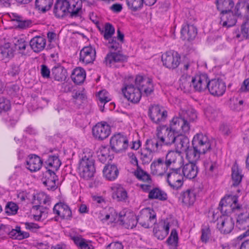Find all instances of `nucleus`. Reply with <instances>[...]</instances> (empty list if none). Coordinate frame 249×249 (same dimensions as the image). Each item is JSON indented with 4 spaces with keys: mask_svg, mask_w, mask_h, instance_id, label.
Returning <instances> with one entry per match:
<instances>
[{
    "mask_svg": "<svg viewBox=\"0 0 249 249\" xmlns=\"http://www.w3.org/2000/svg\"><path fill=\"white\" fill-rule=\"evenodd\" d=\"M215 3L220 13L231 10L234 5L232 0H216Z\"/></svg>",
    "mask_w": 249,
    "mask_h": 249,
    "instance_id": "58836bf2",
    "label": "nucleus"
},
{
    "mask_svg": "<svg viewBox=\"0 0 249 249\" xmlns=\"http://www.w3.org/2000/svg\"><path fill=\"white\" fill-rule=\"evenodd\" d=\"M179 200L186 206L193 205L196 199V194L193 189H188L180 194Z\"/></svg>",
    "mask_w": 249,
    "mask_h": 249,
    "instance_id": "cd10ccee",
    "label": "nucleus"
},
{
    "mask_svg": "<svg viewBox=\"0 0 249 249\" xmlns=\"http://www.w3.org/2000/svg\"><path fill=\"white\" fill-rule=\"evenodd\" d=\"M108 210L110 212L109 213H107L106 210H104L100 211L98 213V218L103 222L109 219L111 220H114L115 219V216L116 215L115 210L112 208H109Z\"/></svg>",
    "mask_w": 249,
    "mask_h": 249,
    "instance_id": "a18cd8bd",
    "label": "nucleus"
},
{
    "mask_svg": "<svg viewBox=\"0 0 249 249\" xmlns=\"http://www.w3.org/2000/svg\"><path fill=\"white\" fill-rule=\"evenodd\" d=\"M53 212L61 219H69L72 215L71 211L69 206L63 202L56 203L53 207Z\"/></svg>",
    "mask_w": 249,
    "mask_h": 249,
    "instance_id": "412c9836",
    "label": "nucleus"
},
{
    "mask_svg": "<svg viewBox=\"0 0 249 249\" xmlns=\"http://www.w3.org/2000/svg\"><path fill=\"white\" fill-rule=\"evenodd\" d=\"M81 0H68V14L71 18L81 17L84 10Z\"/></svg>",
    "mask_w": 249,
    "mask_h": 249,
    "instance_id": "f3484780",
    "label": "nucleus"
},
{
    "mask_svg": "<svg viewBox=\"0 0 249 249\" xmlns=\"http://www.w3.org/2000/svg\"><path fill=\"white\" fill-rule=\"evenodd\" d=\"M221 215L218 219L217 224V228L221 232L224 234L230 233L234 226L233 219L229 214L221 213Z\"/></svg>",
    "mask_w": 249,
    "mask_h": 249,
    "instance_id": "ddd939ff",
    "label": "nucleus"
},
{
    "mask_svg": "<svg viewBox=\"0 0 249 249\" xmlns=\"http://www.w3.org/2000/svg\"><path fill=\"white\" fill-rule=\"evenodd\" d=\"M197 119L196 110L193 108L181 110L178 116L174 117L170 122V127L165 125L157 127L156 136L162 144L169 146L176 142L178 134H188L190 130V123Z\"/></svg>",
    "mask_w": 249,
    "mask_h": 249,
    "instance_id": "f257e3e1",
    "label": "nucleus"
},
{
    "mask_svg": "<svg viewBox=\"0 0 249 249\" xmlns=\"http://www.w3.org/2000/svg\"><path fill=\"white\" fill-rule=\"evenodd\" d=\"M57 177L53 171H46L43 173L42 181L43 184L47 187L48 190H54L56 189V180Z\"/></svg>",
    "mask_w": 249,
    "mask_h": 249,
    "instance_id": "5701e85b",
    "label": "nucleus"
},
{
    "mask_svg": "<svg viewBox=\"0 0 249 249\" xmlns=\"http://www.w3.org/2000/svg\"><path fill=\"white\" fill-rule=\"evenodd\" d=\"M61 161L58 157L55 156H50L45 161L44 165L48 171H56L61 165Z\"/></svg>",
    "mask_w": 249,
    "mask_h": 249,
    "instance_id": "f704fd0d",
    "label": "nucleus"
},
{
    "mask_svg": "<svg viewBox=\"0 0 249 249\" xmlns=\"http://www.w3.org/2000/svg\"><path fill=\"white\" fill-rule=\"evenodd\" d=\"M220 24L223 27H230L234 25L236 22L235 16L231 10L220 14Z\"/></svg>",
    "mask_w": 249,
    "mask_h": 249,
    "instance_id": "393cba45",
    "label": "nucleus"
},
{
    "mask_svg": "<svg viewBox=\"0 0 249 249\" xmlns=\"http://www.w3.org/2000/svg\"><path fill=\"white\" fill-rule=\"evenodd\" d=\"M180 168H172L167 174V181L174 190L179 189L183 185V177L180 173Z\"/></svg>",
    "mask_w": 249,
    "mask_h": 249,
    "instance_id": "6e6552de",
    "label": "nucleus"
},
{
    "mask_svg": "<svg viewBox=\"0 0 249 249\" xmlns=\"http://www.w3.org/2000/svg\"><path fill=\"white\" fill-rule=\"evenodd\" d=\"M110 146L114 151L119 152L125 150L128 146L127 138L120 134L111 137L110 140Z\"/></svg>",
    "mask_w": 249,
    "mask_h": 249,
    "instance_id": "f8f14e48",
    "label": "nucleus"
},
{
    "mask_svg": "<svg viewBox=\"0 0 249 249\" xmlns=\"http://www.w3.org/2000/svg\"><path fill=\"white\" fill-rule=\"evenodd\" d=\"M151 173L156 176L163 175L169 168L163 158L154 160L151 164Z\"/></svg>",
    "mask_w": 249,
    "mask_h": 249,
    "instance_id": "aec40b11",
    "label": "nucleus"
},
{
    "mask_svg": "<svg viewBox=\"0 0 249 249\" xmlns=\"http://www.w3.org/2000/svg\"><path fill=\"white\" fill-rule=\"evenodd\" d=\"M53 4V0H36V8L42 13L49 11Z\"/></svg>",
    "mask_w": 249,
    "mask_h": 249,
    "instance_id": "79ce46f5",
    "label": "nucleus"
},
{
    "mask_svg": "<svg viewBox=\"0 0 249 249\" xmlns=\"http://www.w3.org/2000/svg\"><path fill=\"white\" fill-rule=\"evenodd\" d=\"M113 197L118 201H125L128 198L127 193L125 189L121 185H118L115 187Z\"/></svg>",
    "mask_w": 249,
    "mask_h": 249,
    "instance_id": "37998d69",
    "label": "nucleus"
},
{
    "mask_svg": "<svg viewBox=\"0 0 249 249\" xmlns=\"http://www.w3.org/2000/svg\"><path fill=\"white\" fill-rule=\"evenodd\" d=\"M162 229V234L161 235L158 234L159 231H157V229H154V232L155 236L157 237L158 239L162 240L168 234L170 226L168 222H164V224L161 227Z\"/></svg>",
    "mask_w": 249,
    "mask_h": 249,
    "instance_id": "3c124183",
    "label": "nucleus"
},
{
    "mask_svg": "<svg viewBox=\"0 0 249 249\" xmlns=\"http://www.w3.org/2000/svg\"><path fill=\"white\" fill-rule=\"evenodd\" d=\"M0 50V57L2 59L13 56L12 49L9 48H1Z\"/></svg>",
    "mask_w": 249,
    "mask_h": 249,
    "instance_id": "680f3d73",
    "label": "nucleus"
},
{
    "mask_svg": "<svg viewBox=\"0 0 249 249\" xmlns=\"http://www.w3.org/2000/svg\"><path fill=\"white\" fill-rule=\"evenodd\" d=\"M46 45V39L43 36H36L30 41V46L35 53H39L43 51Z\"/></svg>",
    "mask_w": 249,
    "mask_h": 249,
    "instance_id": "bb28decb",
    "label": "nucleus"
},
{
    "mask_svg": "<svg viewBox=\"0 0 249 249\" xmlns=\"http://www.w3.org/2000/svg\"><path fill=\"white\" fill-rule=\"evenodd\" d=\"M127 57L119 53H110L105 57V62L107 66L111 67L116 63L123 62L126 61Z\"/></svg>",
    "mask_w": 249,
    "mask_h": 249,
    "instance_id": "c85d7f7f",
    "label": "nucleus"
},
{
    "mask_svg": "<svg viewBox=\"0 0 249 249\" xmlns=\"http://www.w3.org/2000/svg\"><path fill=\"white\" fill-rule=\"evenodd\" d=\"M211 235V230L209 227H205L201 229V236L200 239L202 242L207 243Z\"/></svg>",
    "mask_w": 249,
    "mask_h": 249,
    "instance_id": "052dcab7",
    "label": "nucleus"
},
{
    "mask_svg": "<svg viewBox=\"0 0 249 249\" xmlns=\"http://www.w3.org/2000/svg\"><path fill=\"white\" fill-rule=\"evenodd\" d=\"M18 209L16 203L8 202L5 206V212L8 215H15L17 213Z\"/></svg>",
    "mask_w": 249,
    "mask_h": 249,
    "instance_id": "09e8293b",
    "label": "nucleus"
},
{
    "mask_svg": "<svg viewBox=\"0 0 249 249\" xmlns=\"http://www.w3.org/2000/svg\"><path fill=\"white\" fill-rule=\"evenodd\" d=\"M43 161L36 155L32 154L28 156L26 160V168L31 172L39 171L42 166Z\"/></svg>",
    "mask_w": 249,
    "mask_h": 249,
    "instance_id": "6ab92c4d",
    "label": "nucleus"
},
{
    "mask_svg": "<svg viewBox=\"0 0 249 249\" xmlns=\"http://www.w3.org/2000/svg\"><path fill=\"white\" fill-rule=\"evenodd\" d=\"M209 81V77L205 73L196 74L191 78L193 89L199 92L207 89Z\"/></svg>",
    "mask_w": 249,
    "mask_h": 249,
    "instance_id": "4468645a",
    "label": "nucleus"
},
{
    "mask_svg": "<svg viewBox=\"0 0 249 249\" xmlns=\"http://www.w3.org/2000/svg\"><path fill=\"white\" fill-rule=\"evenodd\" d=\"M25 226L26 229L32 232H36L40 228L39 226L37 224L32 222H26Z\"/></svg>",
    "mask_w": 249,
    "mask_h": 249,
    "instance_id": "0e129e2a",
    "label": "nucleus"
},
{
    "mask_svg": "<svg viewBox=\"0 0 249 249\" xmlns=\"http://www.w3.org/2000/svg\"><path fill=\"white\" fill-rule=\"evenodd\" d=\"M14 44L16 49L19 51L20 53L24 54L28 46V43L24 39L21 38L15 39Z\"/></svg>",
    "mask_w": 249,
    "mask_h": 249,
    "instance_id": "de8ad7c7",
    "label": "nucleus"
},
{
    "mask_svg": "<svg viewBox=\"0 0 249 249\" xmlns=\"http://www.w3.org/2000/svg\"><path fill=\"white\" fill-rule=\"evenodd\" d=\"M50 71L45 65L41 66L40 73L41 76L44 78H49L50 77Z\"/></svg>",
    "mask_w": 249,
    "mask_h": 249,
    "instance_id": "69168bd1",
    "label": "nucleus"
},
{
    "mask_svg": "<svg viewBox=\"0 0 249 249\" xmlns=\"http://www.w3.org/2000/svg\"><path fill=\"white\" fill-rule=\"evenodd\" d=\"M95 57V50L91 46L85 47L80 51V61L85 64L92 63Z\"/></svg>",
    "mask_w": 249,
    "mask_h": 249,
    "instance_id": "a211bd4d",
    "label": "nucleus"
},
{
    "mask_svg": "<svg viewBox=\"0 0 249 249\" xmlns=\"http://www.w3.org/2000/svg\"><path fill=\"white\" fill-rule=\"evenodd\" d=\"M178 235L176 230H172L170 236L167 240L168 244L176 246L178 243Z\"/></svg>",
    "mask_w": 249,
    "mask_h": 249,
    "instance_id": "bf43d9fd",
    "label": "nucleus"
},
{
    "mask_svg": "<svg viewBox=\"0 0 249 249\" xmlns=\"http://www.w3.org/2000/svg\"><path fill=\"white\" fill-rule=\"evenodd\" d=\"M119 170L114 164H108L105 166L103 174L107 179L112 181L117 178L119 175Z\"/></svg>",
    "mask_w": 249,
    "mask_h": 249,
    "instance_id": "72a5a7b5",
    "label": "nucleus"
},
{
    "mask_svg": "<svg viewBox=\"0 0 249 249\" xmlns=\"http://www.w3.org/2000/svg\"><path fill=\"white\" fill-rule=\"evenodd\" d=\"M182 171L184 177L189 179H193L197 176L198 168L194 162H189L183 166Z\"/></svg>",
    "mask_w": 249,
    "mask_h": 249,
    "instance_id": "7c9ffc66",
    "label": "nucleus"
},
{
    "mask_svg": "<svg viewBox=\"0 0 249 249\" xmlns=\"http://www.w3.org/2000/svg\"><path fill=\"white\" fill-rule=\"evenodd\" d=\"M193 87L191 81L186 77H182L180 79V88L184 92H189Z\"/></svg>",
    "mask_w": 249,
    "mask_h": 249,
    "instance_id": "603ef678",
    "label": "nucleus"
},
{
    "mask_svg": "<svg viewBox=\"0 0 249 249\" xmlns=\"http://www.w3.org/2000/svg\"><path fill=\"white\" fill-rule=\"evenodd\" d=\"M137 88L146 96L150 95L154 90L152 79L146 76L137 75L135 78Z\"/></svg>",
    "mask_w": 249,
    "mask_h": 249,
    "instance_id": "1a4fd4ad",
    "label": "nucleus"
},
{
    "mask_svg": "<svg viewBox=\"0 0 249 249\" xmlns=\"http://www.w3.org/2000/svg\"><path fill=\"white\" fill-rule=\"evenodd\" d=\"M122 90L125 98L133 103H138L141 98L140 89L133 84H125Z\"/></svg>",
    "mask_w": 249,
    "mask_h": 249,
    "instance_id": "9d476101",
    "label": "nucleus"
},
{
    "mask_svg": "<svg viewBox=\"0 0 249 249\" xmlns=\"http://www.w3.org/2000/svg\"><path fill=\"white\" fill-rule=\"evenodd\" d=\"M148 115L153 123L159 124L165 121L167 112L162 106L154 105L149 107Z\"/></svg>",
    "mask_w": 249,
    "mask_h": 249,
    "instance_id": "423d86ee",
    "label": "nucleus"
},
{
    "mask_svg": "<svg viewBox=\"0 0 249 249\" xmlns=\"http://www.w3.org/2000/svg\"><path fill=\"white\" fill-rule=\"evenodd\" d=\"M80 177L88 180L93 177L95 171L94 160L91 155H85L80 161L78 167Z\"/></svg>",
    "mask_w": 249,
    "mask_h": 249,
    "instance_id": "20e7f679",
    "label": "nucleus"
},
{
    "mask_svg": "<svg viewBox=\"0 0 249 249\" xmlns=\"http://www.w3.org/2000/svg\"><path fill=\"white\" fill-rule=\"evenodd\" d=\"M68 0H56L53 9L54 16L62 18L68 14Z\"/></svg>",
    "mask_w": 249,
    "mask_h": 249,
    "instance_id": "b1692460",
    "label": "nucleus"
},
{
    "mask_svg": "<svg viewBox=\"0 0 249 249\" xmlns=\"http://www.w3.org/2000/svg\"><path fill=\"white\" fill-rule=\"evenodd\" d=\"M165 161L168 167H170L171 165L175 166L178 164L181 166L183 159L180 154L176 151H170L166 154Z\"/></svg>",
    "mask_w": 249,
    "mask_h": 249,
    "instance_id": "a878e982",
    "label": "nucleus"
},
{
    "mask_svg": "<svg viewBox=\"0 0 249 249\" xmlns=\"http://www.w3.org/2000/svg\"><path fill=\"white\" fill-rule=\"evenodd\" d=\"M197 35L196 28L192 25H184L181 30V37L188 41L194 39Z\"/></svg>",
    "mask_w": 249,
    "mask_h": 249,
    "instance_id": "c756f323",
    "label": "nucleus"
},
{
    "mask_svg": "<svg viewBox=\"0 0 249 249\" xmlns=\"http://www.w3.org/2000/svg\"><path fill=\"white\" fill-rule=\"evenodd\" d=\"M115 33L114 27L109 23H107L105 25L104 37L106 40L110 39Z\"/></svg>",
    "mask_w": 249,
    "mask_h": 249,
    "instance_id": "864d4df0",
    "label": "nucleus"
},
{
    "mask_svg": "<svg viewBox=\"0 0 249 249\" xmlns=\"http://www.w3.org/2000/svg\"><path fill=\"white\" fill-rule=\"evenodd\" d=\"M242 11H245V17H249V3L245 1L238 2L234 10V15L235 16H240L242 15Z\"/></svg>",
    "mask_w": 249,
    "mask_h": 249,
    "instance_id": "ea45409f",
    "label": "nucleus"
},
{
    "mask_svg": "<svg viewBox=\"0 0 249 249\" xmlns=\"http://www.w3.org/2000/svg\"><path fill=\"white\" fill-rule=\"evenodd\" d=\"M192 145L204 154L211 149V140L207 135L197 133L193 139Z\"/></svg>",
    "mask_w": 249,
    "mask_h": 249,
    "instance_id": "39448f33",
    "label": "nucleus"
},
{
    "mask_svg": "<svg viewBox=\"0 0 249 249\" xmlns=\"http://www.w3.org/2000/svg\"><path fill=\"white\" fill-rule=\"evenodd\" d=\"M184 153L190 162H192L198 160L200 154H202L198 149H196L195 146H193V148L190 147Z\"/></svg>",
    "mask_w": 249,
    "mask_h": 249,
    "instance_id": "c03bdc74",
    "label": "nucleus"
},
{
    "mask_svg": "<svg viewBox=\"0 0 249 249\" xmlns=\"http://www.w3.org/2000/svg\"><path fill=\"white\" fill-rule=\"evenodd\" d=\"M107 46L109 49L116 50L120 47V44L116 41L115 37H111L108 40Z\"/></svg>",
    "mask_w": 249,
    "mask_h": 249,
    "instance_id": "e2e57ef3",
    "label": "nucleus"
},
{
    "mask_svg": "<svg viewBox=\"0 0 249 249\" xmlns=\"http://www.w3.org/2000/svg\"><path fill=\"white\" fill-rule=\"evenodd\" d=\"M37 199L40 204H46L50 202V198L45 194L41 193L37 195Z\"/></svg>",
    "mask_w": 249,
    "mask_h": 249,
    "instance_id": "338daca9",
    "label": "nucleus"
},
{
    "mask_svg": "<svg viewBox=\"0 0 249 249\" xmlns=\"http://www.w3.org/2000/svg\"><path fill=\"white\" fill-rule=\"evenodd\" d=\"M207 89L211 94L220 96L223 95L226 91V83L220 78L213 79L210 80Z\"/></svg>",
    "mask_w": 249,
    "mask_h": 249,
    "instance_id": "9b49d317",
    "label": "nucleus"
},
{
    "mask_svg": "<svg viewBox=\"0 0 249 249\" xmlns=\"http://www.w3.org/2000/svg\"><path fill=\"white\" fill-rule=\"evenodd\" d=\"M86 73L84 69L81 67H77L73 71L71 74V78L72 81L77 85L82 84L86 78Z\"/></svg>",
    "mask_w": 249,
    "mask_h": 249,
    "instance_id": "c9c22d12",
    "label": "nucleus"
},
{
    "mask_svg": "<svg viewBox=\"0 0 249 249\" xmlns=\"http://www.w3.org/2000/svg\"><path fill=\"white\" fill-rule=\"evenodd\" d=\"M111 132L110 126L106 122L99 123L92 128L93 136L99 140H103L108 137Z\"/></svg>",
    "mask_w": 249,
    "mask_h": 249,
    "instance_id": "2eb2a0df",
    "label": "nucleus"
},
{
    "mask_svg": "<svg viewBox=\"0 0 249 249\" xmlns=\"http://www.w3.org/2000/svg\"><path fill=\"white\" fill-rule=\"evenodd\" d=\"M106 249H124V246L121 242H112L107 246Z\"/></svg>",
    "mask_w": 249,
    "mask_h": 249,
    "instance_id": "774afa93",
    "label": "nucleus"
},
{
    "mask_svg": "<svg viewBox=\"0 0 249 249\" xmlns=\"http://www.w3.org/2000/svg\"><path fill=\"white\" fill-rule=\"evenodd\" d=\"M134 175L140 180L145 183L140 184V187L144 192H148L151 189L152 179L149 174L143 171L142 168H139L134 172Z\"/></svg>",
    "mask_w": 249,
    "mask_h": 249,
    "instance_id": "dca6fc26",
    "label": "nucleus"
},
{
    "mask_svg": "<svg viewBox=\"0 0 249 249\" xmlns=\"http://www.w3.org/2000/svg\"><path fill=\"white\" fill-rule=\"evenodd\" d=\"M74 244L80 249H93L90 242L83 238L81 236H74L71 237Z\"/></svg>",
    "mask_w": 249,
    "mask_h": 249,
    "instance_id": "a19ab883",
    "label": "nucleus"
},
{
    "mask_svg": "<svg viewBox=\"0 0 249 249\" xmlns=\"http://www.w3.org/2000/svg\"><path fill=\"white\" fill-rule=\"evenodd\" d=\"M241 33H237L236 37L239 38L241 36L243 38L247 39L249 38V19L242 24L241 26Z\"/></svg>",
    "mask_w": 249,
    "mask_h": 249,
    "instance_id": "49530a36",
    "label": "nucleus"
},
{
    "mask_svg": "<svg viewBox=\"0 0 249 249\" xmlns=\"http://www.w3.org/2000/svg\"><path fill=\"white\" fill-rule=\"evenodd\" d=\"M148 197L149 199H158L164 201L167 199V195L164 191L156 187L149 191Z\"/></svg>",
    "mask_w": 249,
    "mask_h": 249,
    "instance_id": "4c0bfd02",
    "label": "nucleus"
},
{
    "mask_svg": "<svg viewBox=\"0 0 249 249\" xmlns=\"http://www.w3.org/2000/svg\"><path fill=\"white\" fill-rule=\"evenodd\" d=\"M98 157L102 162H105L109 157L108 149L105 147L101 148L98 152Z\"/></svg>",
    "mask_w": 249,
    "mask_h": 249,
    "instance_id": "4d7b16f0",
    "label": "nucleus"
},
{
    "mask_svg": "<svg viewBox=\"0 0 249 249\" xmlns=\"http://www.w3.org/2000/svg\"><path fill=\"white\" fill-rule=\"evenodd\" d=\"M143 3V0H127L128 7L133 11L141 9Z\"/></svg>",
    "mask_w": 249,
    "mask_h": 249,
    "instance_id": "8fccbe9b",
    "label": "nucleus"
},
{
    "mask_svg": "<svg viewBox=\"0 0 249 249\" xmlns=\"http://www.w3.org/2000/svg\"><path fill=\"white\" fill-rule=\"evenodd\" d=\"M161 60L164 66L169 69L177 68L180 64V56L176 52L169 51L163 53Z\"/></svg>",
    "mask_w": 249,
    "mask_h": 249,
    "instance_id": "0eeeda50",
    "label": "nucleus"
},
{
    "mask_svg": "<svg viewBox=\"0 0 249 249\" xmlns=\"http://www.w3.org/2000/svg\"><path fill=\"white\" fill-rule=\"evenodd\" d=\"M186 134H179L177 135L175 144L176 151L179 154L187 151L190 146L189 139L184 136Z\"/></svg>",
    "mask_w": 249,
    "mask_h": 249,
    "instance_id": "4be33fe9",
    "label": "nucleus"
},
{
    "mask_svg": "<svg viewBox=\"0 0 249 249\" xmlns=\"http://www.w3.org/2000/svg\"><path fill=\"white\" fill-rule=\"evenodd\" d=\"M11 108L10 101L4 97H0V113L6 112Z\"/></svg>",
    "mask_w": 249,
    "mask_h": 249,
    "instance_id": "6e6d98bb",
    "label": "nucleus"
},
{
    "mask_svg": "<svg viewBox=\"0 0 249 249\" xmlns=\"http://www.w3.org/2000/svg\"><path fill=\"white\" fill-rule=\"evenodd\" d=\"M231 172L232 185L237 186L241 182L244 175L242 169L239 167L236 162L233 164L231 167Z\"/></svg>",
    "mask_w": 249,
    "mask_h": 249,
    "instance_id": "473e14b6",
    "label": "nucleus"
},
{
    "mask_svg": "<svg viewBox=\"0 0 249 249\" xmlns=\"http://www.w3.org/2000/svg\"><path fill=\"white\" fill-rule=\"evenodd\" d=\"M67 70L61 65L54 66L52 69V75L55 80L64 81L67 77Z\"/></svg>",
    "mask_w": 249,
    "mask_h": 249,
    "instance_id": "e433bc0d",
    "label": "nucleus"
},
{
    "mask_svg": "<svg viewBox=\"0 0 249 249\" xmlns=\"http://www.w3.org/2000/svg\"><path fill=\"white\" fill-rule=\"evenodd\" d=\"M98 99L101 104V107L102 104H105L111 100L109 93L106 90H102L98 92Z\"/></svg>",
    "mask_w": 249,
    "mask_h": 249,
    "instance_id": "5fc2aeb1",
    "label": "nucleus"
},
{
    "mask_svg": "<svg viewBox=\"0 0 249 249\" xmlns=\"http://www.w3.org/2000/svg\"><path fill=\"white\" fill-rule=\"evenodd\" d=\"M162 144L160 142L158 138L154 137L147 139L145 142V150L150 153H158L161 149Z\"/></svg>",
    "mask_w": 249,
    "mask_h": 249,
    "instance_id": "2f4dec72",
    "label": "nucleus"
},
{
    "mask_svg": "<svg viewBox=\"0 0 249 249\" xmlns=\"http://www.w3.org/2000/svg\"><path fill=\"white\" fill-rule=\"evenodd\" d=\"M205 169L209 172H213L217 167V163L215 160H212L210 159L206 160L204 163Z\"/></svg>",
    "mask_w": 249,
    "mask_h": 249,
    "instance_id": "13d9d810",
    "label": "nucleus"
},
{
    "mask_svg": "<svg viewBox=\"0 0 249 249\" xmlns=\"http://www.w3.org/2000/svg\"><path fill=\"white\" fill-rule=\"evenodd\" d=\"M120 224L126 229H133L137 223L145 228H149L150 225L156 222V215L153 211L149 209L142 210L136 218L133 214H124L120 215L119 220Z\"/></svg>",
    "mask_w": 249,
    "mask_h": 249,
    "instance_id": "7ed1b4c3",
    "label": "nucleus"
},
{
    "mask_svg": "<svg viewBox=\"0 0 249 249\" xmlns=\"http://www.w3.org/2000/svg\"><path fill=\"white\" fill-rule=\"evenodd\" d=\"M218 209L224 214L234 213L236 215V226L239 229L244 230L249 227V209L240 205L236 196H229L222 198Z\"/></svg>",
    "mask_w": 249,
    "mask_h": 249,
    "instance_id": "f03ea898",
    "label": "nucleus"
}]
</instances>
